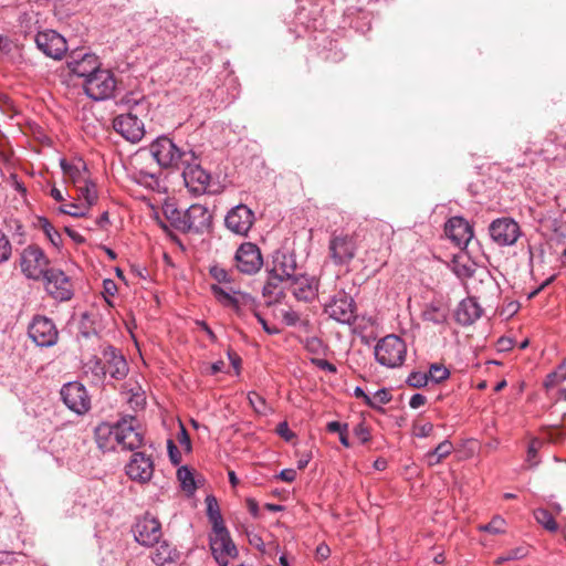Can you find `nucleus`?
Masks as SVG:
<instances>
[{"instance_id": "obj_17", "label": "nucleus", "mask_w": 566, "mask_h": 566, "mask_svg": "<svg viewBox=\"0 0 566 566\" xmlns=\"http://www.w3.org/2000/svg\"><path fill=\"white\" fill-rule=\"evenodd\" d=\"M125 471L130 480L146 484L154 475V461L143 452H135L126 464Z\"/></svg>"}, {"instance_id": "obj_27", "label": "nucleus", "mask_w": 566, "mask_h": 566, "mask_svg": "<svg viewBox=\"0 0 566 566\" xmlns=\"http://www.w3.org/2000/svg\"><path fill=\"white\" fill-rule=\"evenodd\" d=\"M95 441L102 451H112L119 446V437L115 423L102 422L94 430Z\"/></svg>"}, {"instance_id": "obj_24", "label": "nucleus", "mask_w": 566, "mask_h": 566, "mask_svg": "<svg viewBox=\"0 0 566 566\" xmlns=\"http://www.w3.org/2000/svg\"><path fill=\"white\" fill-rule=\"evenodd\" d=\"M295 270L296 261L293 254L275 251L272 255L271 265L268 268V273H274L285 281H290L295 276Z\"/></svg>"}, {"instance_id": "obj_47", "label": "nucleus", "mask_w": 566, "mask_h": 566, "mask_svg": "<svg viewBox=\"0 0 566 566\" xmlns=\"http://www.w3.org/2000/svg\"><path fill=\"white\" fill-rule=\"evenodd\" d=\"M429 381V376L423 371H413L407 378V384L413 388H421Z\"/></svg>"}, {"instance_id": "obj_2", "label": "nucleus", "mask_w": 566, "mask_h": 566, "mask_svg": "<svg viewBox=\"0 0 566 566\" xmlns=\"http://www.w3.org/2000/svg\"><path fill=\"white\" fill-rule=\"evenodd\" d=\"M73 218L86 217L98 201V191L85 161L73 156Z\"/></svg>"}, {"instance_id": "obj_11", "label": "nucleus", "mask_w": 566, "mask_h": 566, "mask_svg": "<svg viewBox=\"0 0 566 566\" xmlns=\"http://www.w3.org/2000/svg\"><path fill=\"white\" fill-rule=\"evenodd\" d=\"M234 265L243 274L253 275L258 273L263 265L259 247L252 242L240 244L234 255Z\"/></svg>"}, {"instance_id": "obj_5", "label": "nucleus", "mask_w": 566, "mask_h": 566, "mask_svg": "<svg viewBox=\"0 0 566 566\" xmlns=\"http://www.w3.org/2000/svg\"><path fill=\"white\" fill-rule=\"evenodd\" d=\"M407 355L405 342L397 335H387L375 346L376 360L387 368L400 367Z\"/></svg>"}, {"instance_id": "obj_15", "label": "nucleus", "mask_w": 566, "mask_h": 566, "mask_svg": "<svg viewBox=\"0 0 566 566\" xmlns=\"http://www.w3.org/2000/svg\"><path fill=\"white\" fill-rule=\"evenodd\" d=\"M328 316L339 323L350 324L355 319V305L353 298L345 292H338L325 305Z\"/></svg>"}, {"instance_id": "obj_22", "label": "nucleus", "mask_w": 566, "mask_h": 566, "mask_svg": "<svg viewBox=\"0 0 566 566\" xmlns=\"http://www.w3.org/2000/svg\"><path fill=\"white\" fill-rule=\"evenodd\" d=\"M447 237L459 248L467 247L473 237L469 222L461 217H453L444 226Z\"/></svg>"}, {"instance_id": "obj_59", "label": "nucleus", "mask_w": 566, "mask_h": 566, "mask_svg": "<svg viewBox=\"0 0 566 566\" xmlns=\"http://www.w3.org/2000/svg\"><path fill=\"white\" fill-rule=\"evenodd\" d=\"M50 196L56 201V202H62L64 201L65 199V195L67 196L69 192H67V189L64 188V189H60L55 186L51 187L50 189Z\"/></svg>"}, {"instance_id": "obj_33", "label": "nucleus", "mask_w": 566, "mask_h": 566, "mask_svg": "<svg viewBox=\"0 0 566 566\" xmlns=\"http://www.w3.org/2000/svg\"><path fill=\"white\" fill-rule=\"evenodd\" d=\"M533 515L536 522L546 531L554 533L558 530V524L548 509L538 507L534 510Z\"/></svg>"}, {"instance_id": "obj_23", "label": "nucleus", "mask_w": 566, "mask_h": 566, "mask_svg": "<svg viewBox=\"0 0 566 566\" xmlns=\"http://www.w3.org/2000/svg\"><path fill=\"white\" fill-rule=\"evenodd\" d=\"M99 67L101 63L96 54L78 48L73 50V75L86 80Z\"/></svg>"}, {"instance_id": "obj_58", "label": "nucleus", "mask_w": 566, "mask_h": 566, "mask_svg": "<svg viewBox=\"0 0 566 566\" xmlns=\"http://www.w3.org/2000/svg\"><path fill=\"white\" fill-rule=\"evenodd\" d=\"M116 292L117 285L113 280L106 279L103 281V294L105 296H114Z\"/></svg>"}, {"instance_id": "obj_49", "label": "nucleus", "mask_w": 566, "mask_h": 566, "mask_svg": "<svg viewBox=\"0 0 566 566\" xmlns=\"http://www.w3.org/2000/svg\"><path fill=\"white\" fill-rule=\"evenodd\" d=\"M84 367H86L90 371H92L94 375H106L105 371V363L103 364L101 359L93 356L87 361L84 363Z\"/></svg>"}, {"instance_id": "obj_52", "label": "nucleus", "mask_w": 566, "mask_h": 566, "mask_svg": "<svg viewBox=\"0 0 566 566\" xmlns=\"http://www.w3.org/2000/svg\"><path fill=\"white\" fill-rule=\"evenodd\" d=\"M128 403L133 409H139L143 408L146 403V397L143 391H136L130 395L128 398Z\"/></svg>"}, {"instance_id": "obj_9", "label": "nucleus", "mask_w": 566, "mask_h": 566, "mask_svg": "<svg viewBox=\"0 0 566 566\" xmlns=\"http://www.w3.org/2000/svg\"><path fill=\"white\" fill-rule=\"evenodd\" d=\"M49 260L44 252L36 245L27 247L20 258V266L24 275L32 280H39L46 273Z\"/></svg>"}, {"instance_id": "obj_61", "label": "nucleus", "mask_w": 566, "mask_h": 566, "mask_svg": "<svg viewBox=\"0 0 566 566\" xmlns=\"http://www.w3.org/2000/svg\"><path fill=\"white\" fill-rule=\"evenodd\" d=\"M61 398L63 400V402L65 403V406L71 409V382H66L63 385V387L61 388Z\"/></svg>"}, {"instance_id": "obj_38", "label": "nucleus", "mask_w": 566, "mask_h": 566, "mask_svg": "<svg viewBox=\"0 0 566 566\" xmlns=\"http://www.w3.org/2000/svg\"><path fill=\"white\" fill-rule=\"evenodd\" d=\"M177 478L180 481L184 491L192 493L197 489L193 473L189 468H179L177 471Z\"/></svg>"}, {"instance_id": "obj_46", "label": "nucleus", "mask_w": 566, "mask_h": 566, "mask_svg": "<svg viewBox=\"0 0 566 566\" xmlns=\"http://www.w3.org/2000/svg\"><path fill=\"white\" fill-rule=\"evenodd\" d=\"M462 256H458L453 260V271L454 273L461 277H470L473 274V268L471 264L462 263Z\"/></svg>"}, {"instance_id": "obj_26", "label": "nucleus", "mask_w": 566, "mask_h": 566, "mask_svg": "<svg viewBox=\"0 0 566 566\" xmlns=\"http://www.w3.org/2000/svg\"><path fill=\"white\" fill-rule=\"evenodd\" d=\"M291 290L298 301L310 302L318 292V283L315 277L307 275L294 276L291 280Z\"/></svg>"}, {"instance_id": "obj_50", "label": "nucleus", "mask_w": 566, "mask_h": 566, "mask_svg": "<svg viewBox=\"0 0 566 566\" xmlns=\"http://www.w3.org/2000/svg\"><path fill=\"white\" fill-rule=\"evenodd\" d=\"M433 431V424L429 421H420L413 426V434L418 438H427Z\"/></svg>"}, {"instance_id": "obj_16", "label": "nucleus", "mask_w": 566, "mask_h": 566, "mask_svg": "<svg viewBox=\"0 0 566 566\" xmlns=\"http://www.w3.org/2000/svg\"><path fill=\"white\" fill-rule=\"evenodd\" d=\"M28 333L30 338L40 347H50L57 339V331L53 322L44 316L34 317Z\"/></svg>"}, {"instance_id": "obj_28", "label": "nucleus", "mask_w": 566, "mask_h": 566, "mask_svg": "<svg viewBox=\"0 0 566 566\" xmlns=\"http://www.w3.org/2000/svg\"><path fill=\"white\" fill-rule=\"evenodd\" d=\"M482 315V308L474 297H468L460 302L455 310V319L461 325H470Z\"/></svg>"}, {"instance_id": "obj_10", "label": "nucleus", "mask_w": 566, "mask_h": 566, "mask_svg": "<svg viewBox=\"0 0 566 566\" xmlns=\"http://www.w3.org/2000/svg\"><path fill=\"white\" fill-rule=\"evenodd\" d=\"M210 548L219 566H228L230 559L238 555V549L226 526L212 530L210 535Z\"/></svg>"}, {"instance_id": "obj_21", "label": "nucleus", "mask_w": 566, "mask_h": 566, "mask_svg": "<svg viewBox=\"0 0 566 566\" xmlns=\"http://www.w3.org/2000/svg\"><path fill=\"white\" fill-rule=\"evenodd\" d=\"M184 179L191 192L203 193L207 191L211 176L199 164L188 161L184 165Z\"/></svg>"}, {"instance_id": "obj_57", "label": "nucleus", "mask_w": 566, "mask_h": 566, "mask_svg": "<svg viewBox=\"0 0 566 566\" xmlns=\"http://www.w3.org/2000/svg\"><path fill=\"white\" fill-rule=\"evenodd\" d=\"M168 453H169V458L171 460V462L174 464H179V462L181 461V454H180V451L178 450V448L175 446V443L171 441V440H168Z\"/></svg>"}, {"instance_id": "obj_60", "label": "nucleus", "mask_w": 566, "mask_h": 566, "mask_svg": "<svg viewBox=\"0 0 566 566\" xmlns=\"http://www.w3.org/2000/svg\"><path fill=\"white\" fill-rule=\"evenodd\" d=\"M314 363L322 370H326L331 374H335L337 371L336 366L326 359H316Z\"/></svg>"}, {"instance_id": "obj_31", "label": "nucleus", "mask_w": 566, "mask_h": 566, "mask_svg": "<svg viewBox=\"0 0 566 566\" xmlns=\"http://www.w3.org/2000/svg\"><path fill=\"white\" fill-rule=\"evenodd\" d=\"M453 451V444L450 440H443L433 450L423 455V462L428 467H434L448 458Z\"/></svg>"}, {"instance_id": "obj_13", "label": "nucleus", "mask_w": 566, "mask_h": 566, "mask_svg": "<svg viewBox=\"0 0 566 566\" xmlns=\"http://www.w3.org/2000/svg\"><path fill=\"white\" fill-rule=\"evenodd\" d=\"M113 128L133 144L140 142L145 135L143 120L132 112L116 116L113 120Z\"/></svg>"}, {"instance_id": "obj_34", "label": "nucleus", "mask_w": 566, "mask_h": 566, "mask_svg": "<svg viewBox=\"0 0 566 566\" xmlns=\"http://www.w3.org/2000/svg\"><path fill=\"white\" fill-rule=\"evenodd\" d=\"M207 515L212 523V530L224 527L223 518L220 513L219 504L214 496H207Z\"/></svg>"}, {"instance_id": "obj_30", "label": "nucleus", "mask_w": 566, "mask_h": 566, "mask_svg": "<svg viewBox=\"0 0 566 566\" xmlns=\"http://www.w3.org/2000/svg\"><path fill=\"white\" fill-rule=\"evenodd\" d=\"M91 408V395L82 384L73 381V412L86 415Z\"/></svg>"}, {"instance_id": "obj_19", "label": "nucleus", "mask_w": 566, "mask_h": 566, "mask_svg": "<svg viewBox=\"0 0 566 566\" xmlns=\"http://www.w3.org/2000/svg\"><path fill=\"white\" fill-rule=\"evenodd\" d=\"M36 46L48 56L59 60L67 51L66 40L53 30L39 32L35 35Z\"/></svg>"}, {"instance_id": "obj_55", "label": "nucleus", "mask_w": 566, "mask_h": 566, "mask_svg": "<svg viewBox=\"0 0 566 566\" xmlns=\"http://www.w3.org/2000/svg\"><path fill=\"white\" fill-rule=\"evenodd\" d=\"M276 432L280 437H282L285 441H291L294 438V433L289 428L286 421L280 422L276 427Z\"/></svg>"}, {"instance_id": "obj_36", "label": "nucleus", "mask_w": 566, "mask_h": 566, "mask_svg": "<svg viewBox=\"0 0 566 566\" xmlns=\"http://www.w3.org/2000/svg\"><path fill=\"white\" fill-rule=\"evenodd\" d=\"M528 553H530L528 546L520 545V546L512 548V549L503 553L502 555H500L496 558L495 563L497 565H500L505 562L522 559V558L526 557L528 555Z\"/></svg>"}, {"instance_id": "obj_41", "label": "nucleus", "mask_w": 566, "mask_h": 566, "mask_svg": "<svg viewBox=\"0 0 566 566\" xmlns=\"http://www.w3.org/2000/svg\"><path fill=\"white\" fill-rule=\"evenodd\" d=\"M326 428H327V431H329V432L338 433L339 441L344 447L348 448L350 446L348 436H347V429H348L347 423H340L338 421H331L327 423Z\"/></svg>"}, {"instance_id": "obj_14", "label": "nucleus", "mask_w": 566, "mask_h": 566, "mask_svg": "<svg viewBox=\"0 0 566 566\" xmlns=\"http://www.w3.org/2000/svg\"><path fill=\"white\" fill-rule=\"evenodd\" d=\"M254 223V212L245 205L233 207L226 216L224 224L232 233L245 237Z\"/></svg>"}, {"instance_id": "obj_51", "label": "nucleus", "mask_w": 566, "mask_h": 566, "mask_svg": "<svg viewBox=\"0 0 566 566\" xmlns=\"http://www.w3.org/2000/svg\"><path fill=\"white\" fill-rule=\"evenodd\" d=\"M423 318L434 324H441L446 321V314L440 312L438 308L432 307L424 311Z\"/></svg>"}, {"instance_id": "obj_62", "label": "nucleus", "mask_w": 566, "mask_h": 566, "mask_svg": "<svg viewBox=\"0 0 566 566\" xmlns=\"http://www.w3.org/2000/svg\"><path fill=\"white\" fill-rule=\"evenodd\" d=\"M427 401V398L421 395V394H415L411 396L410 400H409V406L412 408V409H418L420 408L421 406H423Z\"/></svg>"}, {"instance_id": "obj_45", "label": "nucleus", "mask_w": 566, "mask_h": 566, "mask_svg": "<svg viewBox=\"0 0 566 566\" xmlns=\"http://www.w3.org/2000/svg\"><path fill=\"white\" fill-rule=\"evenodd\" d=\"M134 178L138 184L148 188H154L158 185V179L156 178L155 174L145 170L134 172Z\"/></svg>"}, {"instance_id": "obj_48", "label": "nucleus", "mask_w": 566, "mask_h": 566, "mask_svg": "<svg viewBox=\"0 0 566 566\" xmlns=\"http://www.w3.org/2000/svg\"><path fill=\"white\" fill-rule=\"evenodd\" d=\"M12 253V247L7 235L0 230V263L8 261Z\"/></svg>"}, {"instance_id": "obj_39", "label": "nucleus", "mask_w": 566, "mask_h": 566, "mask_svg": "<svg viewBox=\"0 0 566 566\" xmlns=\"http://www.w3.org/2000/svg\"><path fill=\"white\" fill-rule=\"evenodd\" d=\"M391 400L390 392L382 388L377 390L373 396H369L367 406L373 409H381L384 405H387Z\"/></svg>"}, {"instance_id": "obj_20", "label": "nucleus", "mask_w": 566, "mask_h": 566, "mask_svg": "<svg viewBox=\"0 0 566 566\" xmlns=\"http://www.w3.org/2000/svg\"><path fill=\"white\" fill-rule=\"evenodd\" d=\"M134 535L139 544L153 546L161 537V525L158 520L147 514L135 524Z\"/></svg>"}, {"instance_id": "obj_12", "label": "nucleus", "mask_w": 566, "mask_h": 566, "mask_svg": "<svg viewBox=\"0 0 566 566\" xmlns=\"http://www.w3.org/2000/svg\"><path fill=\"white\" fill-rule=\"evenodd\" d=\"M489 232L492 240L501 247L514 244L521 235L518 223L505 217L492 221Z\"/></svg>"}, {"instance_id": "obj_18", "label": "nucleus", "mask_w": 566, "mask_h": 566, "mask_svg": "<svg viewBox=\"0 0 566 566\" xmlns=\"http://www.w3.org/2000/svg\"><path fill=\"white\" fill-rule=\"evenodd\" d=\"M43 277L45 280V290L52 297L60 301H69L71 298V281L63 271L49 269Z\"/></svg>"}, {"instance_id": "obj_32", "label": "nucleus", "mask_w": 566, "mask_h": 566, "mask_svg": "<svg viewBox=\"0 0 566 566\" xmlns=\"http://www.w3.org/2000/svg\"><path fill=\"white\" fill-rule=\"evenodd\" d=\"M283 282H285L284 279L274 273H268V280L262 289L263 296L266 297L269 302L277 301L281 294L280 286Z\"/></svg>"}, {"instance_id": "obj_4", "label": "nucleus", "mask_w": 566, "mask_h": 566, "mask_svg": "<svg viewBox=\"0 0 566 566\" xmlns=\"http://www.w3.org/2000/svg\"><path fill=\"white\" fill-rule=\"evenodd\" d=\"M149 149L151 156L163 168H179L185 163L197 159L195 151L180 149L166 136L158 137L150 144Z\"/></svg>"}, {"instance_id": "obj_1", "label": "nucleus", "mask_w": 566, "mask_h": 566, "mask_svg": "<svg viewBox=\"0 0 566 566\" xmlns=\"http://www.w3.org/2000/svg\"><path fill=\"white\" fill-rule=\"evenodd\" d=\"M209 274L217 282L211 284V293L223 307L231 308L238 316H243V306L253 307L254 298L233 286L234 277L231 271L212 265Z\"/></svg>"}, {"instance_id": "obj_44", "label": "nucleus", "mask_w": 566, "mask_h": 566, "mask_svg": "<svg viewBox=\"0 0 566 566\" xmlns=\"http://www.w3.org/2000/svg\"><path fill=\"white\" fill-rule=\"evenodd\" d=\"M479 530L492 534H500L505 531V521L500 516H495L488 524L480 525Z\"/></svg>"}, {"instance_id": "obj_35", "label": "nucleus", "mask_w": 566, "mask_h": 566, "mask_svg": "<svg viewBox=\"0 0 566 566\" xmlns=\"http://www.w3.org/2000/svg\"><path fill=\"white\" fill-rule=\"evenodd\" d=\"M38 227L44 232L52 245L59 248L62 244V237L60 232L52 226L49 219L43 217L39 218Z\"/></svg>"}, {"instance_id": "obj_42", "label": "nucleus", "mask_w": 566, "mask_h": 566, "mask_svg": "<svg viewBox=\"0 0 566 566\" xmlns=\"http://www.w3.org/2000/svg\"><path fill=\"white\" fill-rule=\"evenodd\" d=\"M427 374L429 376V380L437 384L448 379L450 376L449 369L442 364H432Z\"/></svg>"}, {"instance_id": "obj_53", "label": "nucleus", "mask_w": 566, "mask_h": 566, "mask_svg": "<svg viewBox=\"0 0 566 566\" xmlns=\"http://www.w3.org/2000/svg\"><path fill=\"white\" fill-rule=\"evenodd\" d=\"M177 440H178L179 444L182 448H185L186 451L189 452L191 450L190 437H189L186 428L182 424L180 426V431L177 434Z\"/></svg>"}, {"instance_id": "obj_43", "label": "nucleus", "mask_w": 566, "mask_h": 566, "mask_svg": "<svg viewBox=\"0 0 566 566\" xmlns=\"http://www.w3.org/2000/svg\"><path fill=\"white\" fill-rule=\"evenodd\" d=\"M566 380V358L558 365L555 371L546 378V386H555Z\"/></svg>"}, {"instance_id": "obj_63", "label": "nucleus", "mask_w": 566, "mask_h": 566, "mask_svg": "<svg viewBox=\"0 0 566 566\" xmlns=\"http://www.w3.org/2000/svg\"><path fill=\"white\" fill-rule=\"evenodd\" d=\"M277 478L284 482H293L296 479V471L294 469H284L282 470Z\"/></svg>"}, {"instance_id": "obj_8", "label": "nucleus", "mask_w": 566, "mask_h": 566, "mask_svg": "<svg viewBox=\"0 0 566 566\" xmlns=\"http://www.w3.org/2000/svg\"><path fill=\"white\" fill-rule=\"evenodd\" d=\"M358 250L357 238L349 233H335L328 243L329 256L335 265H348Z\"/></svg>"}, {"instance_id": "obj_64", "label": "nucleus", "mask_w": 566, "mask_h": 566, "mask_svg": "<svg viewBox=\"0 0 566 566\" xmlns=\"http://www.w3.org/2000/svg\"><path fill=\"white\" fill-rule=\"evenodd\" d=\"M331 555V549L327 545L321 544L316 548V558L319 560H325Z\"/></svg>"}, {"instance_id": "obj_56", "label": "nucleus", "mask_w": 566, "mask_h": 566, "mask_svg": "<svg viewBox=\"0 0 566 566\" xmlns=\"http://www.w3.org/2000/svg\"><path fill=\"white\" fill-rule=\"evenodd\" d=\"M248 308L250 311L253 312L254 316L256 317V319L259 321V323L262 325L263 329L268 333V334H276L277 333V329L276 328H271L266 321L258 313L255 312V303L253 304V307H249V306H243V311Z\"/></svg>"}, {"instance_id": "obj_37", "label": "nucleus", "mask_w": 566, "mask_h": 566, "mask_svg": "<svg viewBox=\"0 0 566 566\" xmlns=\"http://www.w3.org/2000/svg\"><path fill=\"white\" fill-rule=\"evenodd\" d=\"M248 400H249V403L252 407V409L258 415L265 416L272 411V409L268 405L266 400L255 391H250L248 394Z\"/></svg>"}, {"instance_id": "obj_40", "label": "nucleus", "mask_w": 566, "mask_h": 566, "mask_svg": "<svg viewBox=\"0 0 566 566\" xmlns=\"http://www.w3.org/2000/svg\"><path fill=\"white\" fill-rule=\"evenodd\" d=\"M542 446V442L538 439H533L527 448L525 462L527 463V468L532 469L538 465V450Z\"/></svg>"}, {"instance_id": "obj_29", "label": "nucleus", "mask_w": 566, "mask_h": 566, "mask_svg": "<svg viewBox=\"0 0 566 566\" xmlns=\"http://www.w3.org/2000/svg\"><path fill=\"white\" fill-rule=\"evenodd\" d=\"M151 553V559L157 566H167L179 559V552L167 541H158Z\"/></svg>"}, {"instance_id": "obj_7", "label": "nucleus", "mask_w": 566, "mask_h": 566, "mask_svg": "<svg viewBox=\"0 0 566 566\" xmlns=\"http://www.w3.org/2000/svg\"><path fill=\"white\" fill-rule=\"evenodd\" d=\"M116 427L123 450L135 451L144 444L145 431L136 417L124 416L116 421Z\"/></svg>"}, {"instance_id": "obj_54", "label": "nucleus", "mask_w": 566, "mask_h": 566, "mask_svg": "<svg viewBox=\"0 0 566 566\" xmlns=\"http://www.w3.org/2000/svg\"><path fill=\"white\" fill-rule=\"evenodd\" d=\"M354 434L363 442L366 443L370 440V432L364 423H359L354 429Z\"/></svg>"}, {"instance_id": "obj_3", "label": "nucleus", "mask_w": 566, "mask_h": 566, "mask_svg": "<svg viewBox=\"0 0 566 566\" xmlns=\"http://www.w3.org/2000/svg\"><path fill=\"white\" fill-rule=\"evenodd\" d=\"M164 212L171 226L180 232L203 233L212 224V213L207 207L199 203L191 205L184 211L172 205H166Z\"/></svg>"}, {"instance_id": "obj_6", "label": "nucleus", "mask_w": 566, "mask_h": 566, "mask_svg": "<svg viewBox=\"0 0 566 566\" xmlns=\"http://www.w3.org/2000/svg\"><path fill=\"white\" fill-rule=\"evenodd\" d=\"M116 78L109 70L98 69L83 81L85 94L94 101H103L113 96Z\"/></svg>"}, {"instance_id": "obj_25", "label": "nucleus", "mask_w": 566, "mask_h": 566, "mask_svg": "<svg viewBox=\"0 0 566 566\" xmlns=\"http://www.w3.org/2000/svg\"><path fill=\"white\" fill-rule=\"evenodd\" d=\"M105 360V371L114 379H123L128 373V365L122 354L116 348L108 346L103 352Z\"/></svg>"}]
</instances>
